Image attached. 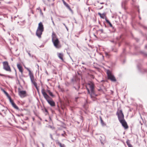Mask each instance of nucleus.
Here are the masks:
<instances>
[{"mask_svg":"<svg viewBox=\"0 0 147 147\" xmlns=\"http://www.w3.org/2000/svg\"><path fill=\"white\" fill-rule=\"evenodd\" d=\"M118 119L120 123L121 124L125 129H127L128 128L127 124L124 119V116L122 112V110L118 109L116 113Z\"/></svg>","mask_w":147,"mask_h":147,"instance_id":"f257e3e1","label":"nucleus"},{"mask_svg":"<svg viewBox=\"0 0 147 147\" xmlns=\"http://www.w3.org/2000/svg\"><path fill=\"white\" fill-rule=\"evenodd\" d=\"M86 87L88 94L90 95L91 98H94L97 95L96 94L94 90V83L93 82H90L87 84Z\"/></svg>","mask_w":147,"mask_h":147,"instance_id":"f03ea898","label":"nucleus"},{"mask_svg":"<svg viewBox=\"0 0 147 147\" xmlns=\"http://www.w3.org/2000/svg\"><path fill=\"white\" fill-rule=\"evenodd\" d=\"M42 93L44 98L46 100L48 103L52 107H55V103L53 99L45 92V89H42L41 90Z\"/></svg>","mask_w":147,"mask_h":147,"instance_id":"7ed1b4c3","label":"nucleus"},{"mask_svg":"<svg viewBox=\"0 0 147 147\" xmlns=\"http://www.w3.org/2000/svg\"><path fill=\"white\" fill-rule=\"evenodd\" d=\"M52 41L56 48L59 49L61 48V45L58 38H56L55 36H53L52 38Z\"/></svg>","mask_w":147,"mask_h":147,"instance_id":"20e7f679","label":"nucleus"},{"mask_svg":"<svg viewBox=\"0 0 147 147\" xmlns=\"http://www.w3.org/2000/svg\"><path fill=\"white\" fill-rule=\"evenodd\" d=\"M107 74L108 78L113 82H116V80L114 76L112 74L111 72L109 70H107Z\"/></svg>","mask_w":147,"mask_h":147,"instance_id":"39448f33","label":"nucleus"},{"mask_svg":"<svg viewBox=\"0 0 147 147\" xmlns=\"http://www.w3.org/2000/svg\"><path fill=\"white\" fill-rule=\"evenodd\" d=\"M3 68L6 71L9 72H11V70L10 67L8 65V63L7 61H5L3 62Z\"/></svg>","mask_w":147,"mask_h":147,"instance_id":"423d86ee","label":"nucleus"},{"mask_svg":"<svg viewBox=\"0 0 147 147\" xmlns=\"http://www.w3.org/2000/svg\"><path fill=\"white\" fill-rule=\"evenodd\" d=\"M43 31V30H40L37 29L36 32V35L39 38H40L41 35L42 34V32Z\"/></svg>","mask_w":147,"mask_h":147,"instance_id":"0eeeda50","label":"nucleus"},{"mask_svg":"<svg viewBox=\"0 0 147 147\" xmlns=\"http://www.w3.org/2000/svg\"><path fill=\"white\" fill-rule=\"evenodd\" d=\"M26 94V92L25 91H19V94L21 98L25 97Z\"/></svg>","mask_w":147,"mask_h":147,"instance_id":"6e6552de","label":"nucleus"},{"mask_svg":"<svg viewBox=\"0 0 147 147\" xmlns=\"http://www.w3.org/2000/svg\"><path fill=\"white\" fill-rule=\"evenodd\" d=\"M37 29L40 30H42L44 31L43 26L42 23L41 22H40L39 23Z\"/></svg>","mask_w":147,"mask_h":147,"instance_id":"1a4fd4ad","label":"nucleus"},{"mask_svg":"<svg viewBox=\"0 0 147 147\" xmlns=\"http://www.w3.org/2000/svg\"><path fill=\"white\" fill-rule=\"evenodd\" d=\"M17 67L19 69V71L21 72L22 74L23 72L22 68V67L21 66L20 64H17Z\"/></svg>","mask_w":147,"mask_h":147,"instance_id":"9d476101","label":"nucleus"},{"mask_svg":"<svg viewBox=\"0 0 147 147\" xmlns=\"http://www.w3.org/2000/svg\"><path fill=\"white\" fill-rule=\"evenodd\" d=\"M29 76H30V78L32 83L35 81L36 80L34 79V76L33 75V74H30V75H29Z\"/></svg>","mask_w":147,"mask_h":147,"instance_id":"9b49d317","label":"nucleus"},{"mask_svg":"<svg viewBox=\"0 0 147 147\" xmlns=\"http://www.w3.org/2000/svg\"><path fill=\"white\" fill-rule=\"evenodd\" d=\"M57 55L58 57L62 60H63V54L62 53H57Z\"/></svg>","mask_w":147,"mask_h":147,"instance_id":"f8f14e48","label":"nucleus"},{"mask_svg":"<svg viewBox=\"0 0 147 147\" xmlns=\"http://www.w3.org/2000/svg\"><path fill=\"white\" fill-rule=\"evenodd\" d=\"M126 143L128 147H133L132 146L130 143V141L129 140H127Z\"/></svg>","mask_w":147,"mask_h":147,"instance_id":"ddd939ff","label":"nucleus"},{"mask_svg":"<svg viewBox=\"0 0 147 147\" xmlns=\"http://www.w3.org/2000/svg\"><path fill=\"white\" fill-rule=\"evenodd\" d=\"M12 105V106L16 110H18L19 109V108L14 103H13Z\"/></svg>","mask_w":147,"mask_h":147,"instance_id":"4468645a","label":"nucleus"},{"mask_svg":"<svg viewBox=\"0 0 147 147\" xmlns=\"http://www.w3.org/2000/svg\"><path fill=\"white\" fill-rule=\"evenodd\" d=\"M32 83L34 84V86L36 87V89L38 91V92H39L38 89L37 87V84L36 82L35 81H34V82H32Z\"/></svg>","mask_w":147,"mask_h":147,"instance_id":"2eb2a0df","label":"nucleus"},{"mask_svg":"<svg viewBox=\"0 0 147 147\" xmlns=\"http://www.w3.org/2000/svg\"><path fill=\"white\" fill-rule=\"evenodd\" d=\"M105 56L106 57L109 58L111 56V55L109 53L105 52Z\"/></svg>","mask_w":147,"mask_h":147,"instance_id":"dca6fc26","label":"nucleus"},{"mask_svg":"<svg viewBox=\"0 0 147 147\" xmlns=\"http://www.w3.org/2000/svg\"><path fill=\"white\" fill-rule=\"evenodd\" d=\"M105 20L107 23L109 24L111 27H112V25L109 21L107 20L106 18H105Z\"/></svg>","mask_w":147,"mask_h":147,"instance_id":"f3484780","label":"nucleus"},{"mask_svg":"<svg viewBox=\"0 0 147 147\" xmlns=\"http://www.w3.org/2000/svg\"><path fill=\"white\" fill-rule=\"evenodd\" d=\"M47 92L50 96L52 97H53L54 96V95L53 94V93L51 92L50 90H47Z\"/></svg>","mask_w":147,"mask_h":147,"instance_id":"a211bd4d","label":"nucleus"},{"mask_svg":"<svg viewBox=\"0 0 147 147\" xmlns=\"http://www.w3.org/2000/svg\"><path fill=\"white\" fill-rule=\"evenodd\" d=\"M25 67L29 71V75H30V74H32L31 72V71L27 67Z\"/></svg>","mask_w":147,"mask_h":147,"instance_id":"6ab92c4d","label":"nucleus"},{"mask_svg":"<svg viewBox=\"0 0 147 147\" xmlns=\"http://www.w3.org/2000/svg\"><path fill=\"white\" fill-rule=\"evenodd\" d=\"M58 144L60 147H65V146L64 144H62L60 142H58Z\"/></svg>","mask_w":147,"mask_h":147,"instance_id":"aec40b11","label":"nucleus"},{"mask_svg":"<svg viewBox=\"0 0 147 147\" xmlns=\"http://www.w3.org/2000/svg\"><path fill=\"white\" fill-rule=\"evenodd\" d=\"M105 13H103L102 14L101 16V17L100 18H102L104 19L105 16Z\"/></svg>","mask_w":147,"mask_h":147,"instance_id":"412c9836","label":"nucleus"},{"mask_svg":"<svg viewBox=\"0 0 147 147\" xmlns=\"http://www.w3.org/2000/svg\"><path fill=\"white\" fill-rule=\"evenodd\" d=\"M9 99L10 102H11V105L13 103H14L13 101L11 99L10 96H9Z\"/></svg>","mask_w":147,"mask_h":147,"instance_id":"4be33fe9","label":"nucleus"},{"mask_svg":"<svg viewBox=\"0 0 147 147\" xmlns=\"http://www.w3.org/2000/svg\"><path fill=\"white\" fill-rule=\"evenodd\" d=\"M111 27L112 28V32H115V29L114 28V27L113 26H112V27Z\"/></svg>","mask_w":147,"mask_h":147,"instance_id":"5701e85b","label":"nucleus"},{"mask_svg":"<svg viewBox=\"0 0 147 147\" xmlns=\"http://www.w3.org/2000/svg\"><path fill=\"white\" fill-rule=\"evenodd\" d=\"M42 110L43 112H45L47 113H48L47 110L46 108H44V109H42Z\"/></svg>","mask_w":147,"mask_h":147,"instance_id":"b1692460","label":"nucleus"},{"mask_svg":"<svg viewBox=\"0 0 147 147\" xmlns=\"http://www.w3.org/2000/svg\"><path fill=\"white\" fill-rule=\"evenodd\" d=\"M64 5L67 8H68L70 7L69 5L66 3H65Z\"/></svg>","mask_w":147,"mask_h":147,"instance_id":"393cba45","label":"nucleus"},{"mask_svg":"<svg viewBox=\"0 0 147 147\" xmlns=\"http://www.w3.org/2000/svg\"><path fill=\"white\" fill-rule=\"evenodd\" d=\"M1 90L5 94L7 93V92L5 91L3 89L1 88Z\"/></svg>","mask_w":147,"mask_h":147,"instance_id":"a878e982","label":"nucleus"},{"mask_svg":"<svg viewBox=\"0 0 147 147\" xmlns=\"http://www.w3.org/2000/svg\"><path fill=\"white\" fill-rule=\"evenodd\" d=\"M69 10L71 12V13H73V10L71 9L70 8V7H69L68 8Z\"/></svg>","mask_w":147,"mask_h":147,"instance_id":"bb28decb","label":"nucleus"},{"mask_svg":"<svg viewBox=\"0 0 147 147\" xmlns=\"http://www.w3.org/2000/svg\"><path fill=\"white\" fill-rule=\"evenodd\" d=\"M100 120L101 123H102V125H103V121L102 120V119L101 118V117L100 118Z\"/></svg>","mask_w":147,"mask_h":147,"instance_id":"cd10ccee","label":"nucleus"},{"mask_svg":"<svg viewBox=\"0 0 147 147\" xmlns=\"http://www.w3.org/2000/svg\"><path fill=\"white\" fill-rule=\"evenodd\" d=\"M99 30L102 33L103 32V30L102 29H100Z\"/></svg>","mask_w":147,"mask_h":147,"instance_id":"c85d7f7f","label":"nucleus"},{"mask_svg":"<svg viewBox=\"0 0 147 147\" xmlns=\"http://www.w3.org/2000/svg\"><path fill=\"white\" fill-rule=\"evenodd\" d=\"M98 14L99 15V16H100V17H101V15H102V14H101L100 13H99V12H98Z\"/></svg>","mask_w":147,"mask_h":147,"instance_id":"c756f323","label":"nucleus"},{"mask_svg":"<svg viewBox=\"0 0 147 147\" xmlns=\"http://www.w3.org/2000/svg\"><path fill=\"white\" fill-rule=\"evenodd\" d=\"M5 94L9 98V96H9L8 93L7 92V93Z\"/></svg>","mask_w":147,"mask_h":147,"instance_id":"7c9ffc66","label":"nucleus"},{"mask_svg":"<svg viewBox=\"0 0 147 147\" xmlns=\"http://www.w3.org/2000/svg\"><path fill=\"white\" fill-rule=\"evenodd\" d=\"M62 1L63 2V3L64 4V5L65 4V3L66 2L64 1V0H62Z\"/></svg>","mask_w":147,"mask_h":147,"instance_id":"2f4dec72","label":"nucleus"},{"mask_svg":"<svg viewBox=\"0 0 147 147\" xmlns=\"http://www.w3.org/2000/svg\"><path fill=\"white\" fill-rule=\"evenodd\" d=\"M28 54L29 55V56L30 57H31V54L29 52L28 53Z\"/></svg>","mask_w":147,"mask_h":147,"instance_id":"473e14b6","label":"nucleus"},{"mask_svg":"<svg viewBox=\"0 0 147 147\" xmlns=\"http://www.w3.org/2000/svg\"><path fill=\"white\" fill-rule=\"evenodd\" d=\"M52 23H53V25L54 26H55V24H54V21H53V20H52Z\"/></svg>","mask_w":147,"mask_h":147,"instance_id":"72a5a7b5","label":"nucleus"},{"mask_svg":"<svg viewBox=\"0 0 147 147\" xmlns=\"http://www.w3.org/2000/svg\"><path fill=\"white\" fill-rule=\"evenodd\" d=\"M0 76H4V75L3 74H0Z\"/></svg>","mask_w":147,"mask_h":147,"instance_id":"f704fd0d","label":"nucleus"},{"mask_svg":"<svg viewBox=\"0 0 147 147\" xmlns=\"http://www.w3.org/2000/svg\"><path fill=\"white\" fill-rule=\"evenodd\" d=\"M41 144L42 145L43 147H44V144L42 143Z\"/></svg>","mask_w":147,"mask_h":147,"instance_id":"c9c22d12","label":"nucleus"},{"mask_svg":"<svg viewBox=\"0 0 147 147\" xmlns=\"http://www.w3.org/2000/svg\"><path fill=\"white\" fill-rule=\"evenodd\" d=\"M66 28V29L67 30H68V28L67 27V26H65V27Z\"/></svg>","mask_w":147,"mask_h":147,"instance_id":"e433bc0d","label":"nucleus"},{"mask_svg":"<svg viewBox=\"0 0 147 147\" xmlns=\"http://www.w3.org/2000/svg\"><path fill=\"white\" fill-rule=\"evenodd\" d=\"M63 25L65 26H65H66L65 24L64 23H63Z\"/></svg>","mask_w":147,"mask_h":147,"instance_id":"4c0bfd02","label":"nucleus"},{"mask_svg":"<svg viewBox=\"0 0 147 147\" xmlns=\"http://www.w3.org/2000/svg\"><path fill=\"white\" fill-rule=\"evenodd\" d=\"M37 67H38H38H39V66L38 65V64H37Z\"/></svg>","mask_w":147,"mask_h":147,"instance_id":"58836bf2","label":"nucleus"},{"mask_svg":"<svg viewBox=\"0 0 147 147\" xmlns=\"http://www.w3.org/2000/svg\"><path fill=\"white\" fill-rule=\"evenodd\" d=\"M49 127H50V128H51V127H51V126H49Z\"/></svg>","mask_w":147,"mask_h":147,"instance_id":"ea45409f","label":"nucleus"},{"mask_svg":"<svg viewBox=\"0 0 147 147\" xmlns=\"http://www.w3.org/2000/svg\"><path fill=\"white\" fill-rule=\"evenodd\" d=\"M51 20H52H52H53V18H52V17H51Z\"/></svg>","mask_w":147,"mask_h":147,"instance_id":"a19ab883","label":"nucleus"},{"mask_svg":"<svg viewBox=\"0 0 147 147\" xmlns=\"http://www.w3.org/2000/svg\"><path fill=\"white\" fill-rule=\"evenodd\" d=\"M82 64H85L84 63H82Z\"/></svg>","mask_w":147,"mask_h":147,"instance_id":"79ce46f5","label":"nucleus"},{"mask_svg":"<svg viewBox=\"0 0 147 147\" xmlns=\"http://www.w3.org/2000/svg\"><path fill=\"white\" fill-rule=\"evenodd\" d=\"M101 3V4H103V3Z\"/></svg>","mask_w":147,"mask_h":147,"instance_id":"37998d69","label":"nucleus"},{"mask_svg":"<svg viewBox=\"0 0 147 147\" xmlns=\"http://www.w3.org/2000/svg\"><path fill=\"white\" fill-rule=\"evenodd\" d=\"M139 18H140V19H141V17H139Z\"/></svg>","mask_w":147,"mask_h":147,"instance_id":"c03bdc74","label":"nucleus"},{"mask_svg":"<svg viewBox=\"0 0 147 147\" xmlns=\"http://www.w3.org/2000/svg\"><path fill=\"white\" fill-rule=\"evenodd\" d=\"M62 136H63V134H62Z\"/></svg>","mask_w":147,"mask_h":147,"instance_id":"a18cd8bd","label":"nucleus"},{"mask_svg":"<svg viewBox=\"0 0 147 147\" xmlns=\"http://www.w3.org/2000/svg\"><path fill=\"white\" fill-rule=\"evenodd\" d=\"M102 7H102L100 9H101L102 8Z\"/></svg>","mask_w":147,"mask_h":147,"instance_id":"49530a36","label":"nucleus"},{"mask_svg":"<svg viewBox=\"0 0 147 147\" xmlns=\"http://www.w3.org/2000/svg\"><path fill=\"white\" fill-rule=\"evenodd\" d=\"M42 47V46H41L40 47Z\"/></svg>","mask_w":147,"mask_h":147,"instance_id":"de8ad7c7","label":"nucleus"}]
</instances>
